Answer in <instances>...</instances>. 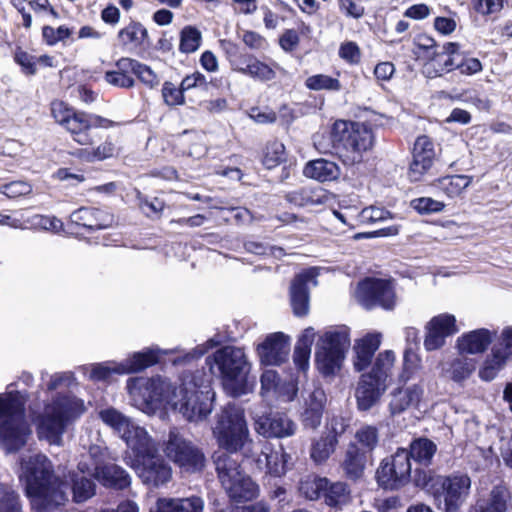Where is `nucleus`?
Here are the masks:
<instances>
[{
    "instance_id": "obj_12",
    "label": "nucleus",
    "mask_w": 512,
    "mask_h": 512,
    "mask_svg": "<svg viewBox=\"0 0 512 512\" xmlns=\"http://www.w3.org/2000/svg\"><path fill=\"white\" fill-rule=\"evenodd\" d=\"M162 451L181 473L195 474L205 468L206 457L203 450L175 427L169 430L163 441Z\"/></svg>"
},
{
    "instance_id": "obj_34",
    "label": "nucleus",
    "mask_w": 512,
    "mask_h": 512,
    "mask_svg": "<svg viewBox=\"0 0 512 512\" xmlns=\"http://www.w3.org/2000/svg\"><path fill=\"white\" fill-rule=\"evenodd\" d=\"M316 332L309 327L298 338L293 352V363L299 372L307 373L310 367L311 347L314 343Z\"/></svg>"
},
{
    "instance_id": "obj_45",
    "label": "nucleus",
    "mask_w": 512,
    "mask_h": 512,
    "mask_svg": "<svg viewBox=\"0 0 512 512\" xmlns=\"http://www.w3.org/2000/svg\"><path fill=\"white\" fill-rule=\"evenodd\" d=\"M223 47L231 69L240 74H244L255 55L245 51L231 41L225 43Z\"/></svg>"
},
{
    "instance_id": "obj_60",
    "label": "nucleus",
    "mask_w": 512,
    "mask_h": 512,
    "mask_svg": "<svg viewBox=\"0 0 512 512\" xmlns=\"http://www.w3.org/2000/svg\"><path fill=\"white\" fill-rule=\"evenodd\" d=\"M349 427V419L342 415H332L327 418L323 434L339 444V439Z\"/></svg>"
},
{
    "instance_id": "obj_26",
    "label": "nucleus",
    "mask_w": 512,
    "mask_h": 512,
    "mask_svg": "<svg viewBox=\"0 0 512 512\" xmlns=\"http://www.w3.org/2000/svg\"><path fill=\"white\" fill-rule=\"evenodd\" d=\"M386 389L383 384L370 375L362 374L355 390L357 408L360 411H368L380 399Z\"/></svg>"
},
{
    "instance_id": "obj_17",
    "label": "nucleus",
    "mask_w": 512,
    "mask_h": 512,
    "mask_svg": "<svg viewBox=\"0 0 512 512\" xmlns=\"http://www.w3.org/2000/svg\"><path fill=\"white\" fill-rule=\"evenodd\" d=\"M411 470L408 449L398 448L393 455L381 461L376 480L380 487L396 490L409 482Z\"/></svg>"
},
{
    "instance_id": "obj_48",
    "label": "nucleus",
    "mask_w": 512,
    "mask_h": 512,
    "mask_svg": "<svg viewBox=\"0 0 512 512\" xmlns=\"http://www.w3.org/2000/svg\"><path fill=\"white\" fill-rule=\"evenodd\" d=\"M81 474L82 475H79L74 471L69 473V477L72 482L71 490L73 494V500L76 503L85 502L95 494L96 486L94 482L85 476V474Z\"/></svg>"
},
{
    "instance_id": "obj_28",
    "label": "nucleus",
    "mask_w": 512,
    "mask_h": 512,
    "mask_svg": "<svg viewBox=\"0 0 512 512\" xmlns=\"http://www.w3.org/2000/svg\"><path fill=\"white\" fill-rule=\"evenodd\" d=\"M449 51L454 58L447 59L446 68L458 71L459 74L464 76H472L480 73L483 70L482 62L472 57L470 52L461 50V44L455 42V45H449Z\"/></svg>"
},
{
    "instance_id": "obj_56",
    "label": "nucleus",
    "mask_w": 512,
    "mask_h": 512,
    "mask_svg": "<svg viewBox=\"0 0 512 512\" xmlns=\"http://www.w3.org/2000/svg\"><path fill=\"white\" fill-rule=\"evenodd\" d=\"M202 35L195 26L187 25L180 31L179 51L183 54H191L199 49Z\"/></svg>"
},
{
    "instance_id": "obj_21",
    "label": "nucleus",
    "mask_w": 512,
    "mask_h": 512,
    "mask_svg": "<svg viewBox=\"0 0 512 512\" xmlns=\"http://www.w3.org/2000/svg\"><path fill=\"white\" fill-rule=\"evenodd\" d=\"M317 276V269L311 267L293 277L289 287V296L295 317L303 318L308 315L310 306L309 283L315 281Z\"/></svg>"
},
{
    "instance_id": "obj_61",
    "label": "nucleus",
    "mask_w": 512,
    "mask_h": 512,
    "mask_svg": "<svg viewBox=\"0 0 512 512\" xmlns=\"http://www.w3.org/2000/svg\"><path fill=\"white\" fill-rule=\"evenodd\" d=\"M421 358L414 351L413 348L408 347L404 351L403 356V369L399 376V380L402 383L408 382L412 376L420 369Z\"/></svg>"
},
{
    "instance_id": "obj_9",
    "label": "nucleus",
    "mask_w": 512,
    "mask_h": 512,
    "mask_svg": "<svg viewBox=\"0 0 512 512\" xmlns=\"http://www.w3.org/2000/svg\"><path fill=\"white\" fill-rule=\"evenodd\" d=\"M0 419V447L8 453L19 450L31 433L25 420L24 402L16 396L0 395Z\"/></svg>"
},
{
    "instance_id": "obj_8",
    "label": "nucleus",
    "mask_w": 512,
    "mask_h": 512,
    "mask_svg": "<svg viewBox=\"0 0 512 512\" xmlns=\"http://www.w3.org/2000/svg\"><path fill=\"white\" fill-rule=\"evenodd\" d=\"M212 434L218 447L229 455L253 442L244 409L234 403H228L216 414Z\"/></svg>"
},
{
    "instance_id": "obj_44",
    "label": "nucleus",
    "mask_w": 512,
    "mask_h": 512,
    "mask_svg": "<svg viewBox=\"0 0 512 512\" xmlns=\"http://www.w3.org/2000/svg\"><path fill=\"white\" fill-rule=\"evenodd\" d=\"M509 358L510 356L501 347L494 345L491 354L486 358L482 368L479 370V377L484 381L493 380Z\"/></svg>"
},
{
    "instance_id": "obj_18",
    "label": "nucleus",
    "mask_w": 512,
    "mask_h": 512,
    "mask_svg": "<svg viewBox=\"0 0 512 512\" xmlns=\"http://www.w3.org/2000/svg\"><path fill=\"white\" fill-rule=\"evenodd\" d=\"M116 224L115 216L106 208L82 206L74 210L67 221L68 228L75 234L92 233L108 229Z\"/></svg>"
},
{
    "instance_id": "obj_64",
    "label": "nucleus",
    "mask_w": 512,
    "mask_h": 512,
    "mask_svg": "<svg viewBox=\"0 0 512 512\" xmlns=\"http://www.w3.org/2000/svg\"><path fill=\"white\" fill-rule=\"evenodd\" d=\"M0 512H22L18 494L2 484L0 485Z\"/></svg>"
},
{
    "instance_id": "obj_55",
    "label": "nucleus",
    "mask_w": 512,
    "mask_h": 512,
    "mask_svg": "<svg viewBox=\"0 0 512 512\" xmlns=\"http://www.w3.org/2000/svg\"><path fill=\"white\" fill-rule=\"evenodd\" d=\"M322 495L325 498V503L332 507H341L350 500L348 487L342 482L328 483Z\"/></svg>"
},
{
    "instance_id": "obj_54",
    "label": "nucleus",
    "mask_w": 512,
    "mask_h": 512,
    "mask_svg": "<svg viewBox=\"0 0 512 512\" xmlns=\"http://www.w3.org/2000/svg\"><path fill=\"white\" fill-rule=\"evenodd\" d=\"M328 480L316 475H307L300 480L299 492L309 500H316L327 488Z\"/></svg>"
},
{
    "instance_id": "obj_29",
    "label": "nucleus",
    "mask_w": 512,
    "mask_h": 512,
    "mask_svg": "<svg viewBox=\"0 0 512 512\" xmlns=\"http://www.w3.org/2000/svg\"><path fill=\"white\" fill-rule=\"evenodd\" d=\"M424 397V386L416 383L395 390L390 402L392 414H400L410 407H418Z\"/></svg>"
},
{
    "instance_id": "obj_40",
    "label": "nucleus",
    "mask_w": 512,
    "mask_h": 512,
    "mask_svg": "<svg viewBox=\"0 0 512 512\" xmlns=\"http://www.w3.org/2000/svg\"><path fill=\"white\" fill-rule=\"evenodd\" d=\"M449 45H455V42H445L441 50H437V56L422 65L421 71L426 78L434 79L453 72V69L445 67L447 59L454 58L449 51Z\"/></svg>"
},
{
    "instance_id": "obj_15",
    "label": "nucleus",
    "mask_w": 512,
    "mask_h": 512,
    "mask_svg": "<svg viewBox=\"0 0 512 512\" xmlns=\"http://www.w3.org/2000/svg\"><path fill=\"white\" fill-rule=\"evenodd\" d=\"M431 481L432 495L445 512H459L470 496L472 480L467 473L438 475Z\"/></svg>"
},
{
    "instance_id": "obj_38",
    "label": "nucleus",
    "mask_w": 512,
    "mask_h": 512,
    "mask_svg": "<svg viewBox=\"0 0 512 512\" xmlns=\"http://www.w3.org/2000/svg\"><path fill=\"white\" fill-rule=\"evenodd\" d=\"M367 454L355 443L348 445L342 467L349 478L358 479L363 475L367 463Z\"/></svg>"
},
{
    "instance_id": "obj_2",
    "label": "nucleus",
    "mask_w": 512,
    "mask_h": 512,
    "mask_svg": "<svg viewBox=\"0 0 512 512\" xmlns=\"http://www.w3.org/2000/svg\"><path fill=\"white\" fill-rule=\"evenodd\" d=\"M50 115L70 137L81 146L72 153L73 156L88 163L102 162L117 158L122 153L119 141L107 135L103 142L95 144L96 129L108 130L120 125V122L100 114L77 109L64 100L54 99L49 104Z\"/></svg>"
},
{
    "instance_id": "obj_31",
    "label": "nucleus",
    "mask_w": 512,
    "mask_h": 512,
    "mask_svg": "<svg viewBox=\"0 0 512 512\" xmlns=\"http://www.w3.org/2000/svg\"><path fill=\"white\" fill-rule=\"evenodd\" d=\"M511 500V493L504 485L492 488L488 498L479 499L471 512H507Z\"/></svg>"
},
{
    "instance_id": "obj_36",
    "label": "nucleus",
    "mask_w": 512,
    "mask_h": 512,
    "mask_svg": "<svg viewBox=\"0 0 512 512\" xmlns=\"http://www.w3.org/2000/svg\"><path fill=\"white\" fill-rule=\"evenodd\" d=\"M424 347L428 351L436 350L445 343V338L455 334L458 328L455 322H429L426 327Z\"/></svg>"
},
{
    "instance_id": "obj_14",
    "label": "nucleus",
    "mask_w": 512,
    "mask_h": 512,
    "mask_svg": "<svg viewBox=\"0 0 512 512\" xmlns=\"http://www.w3.org/2000/svg\"><path fill=\"white\" fill-rule=\"evenodd\" d=\"M115 70L104 73V80L117 88L132 89L138 80L149 90H156L161 84L160 76L151 66L130 57H121L115 62Z\"/></svg>"
},
{
    "instance_id": "obj_37",
    "label": "nucleus",
    "mask_w": 512,
    "mask_h": 512,
    "mask_svg": "<svg viewBox=\"0 0 512 512\" xmlns=\"http://www.w3.org/2000/svg\"><path fill=\"white\" fill-rule=\"evenodd\" d=\"M159 352L160 351L158 349L146 348L142 351L133 353L127 359L120 362V373H136L153 366L159 361Z\"/></svg>"
},
{
    "instance_id": "obj_11",
    "label": "nucleus",
    "mask_w": 512,
    "mask_h": 512,
    "mask_svg": "<svg viewBox=\"0 0 512 512\" xmlns=\"http://www.w3.org/2000/svg\"><path fill=\"white\" fill-rule=\"evenodd\" d=\"M107 449L99 445H91L86 454L78 462L79 473L93 477L101 485L109 488L123 490L130 486L131 477L128 472L116 464H104Z\"/></svg>"
},
{
    "instance_id": "obj_30",
    "label": "nucleus",
    "mask_w": 512,
    "mask_h": 512,
    "mask_svg": "<svg viewBox=\"0 0 512 512\" xmlns=\"http://www.w3.org/2000/svg\"><path fill=\"white\" fill-rule=\"evenodd\" d=\"M382 340V334L379 332L367 333L363 337L357 339L354 344L356 354L354 360V368L360 372L366 369L378 350Z\"/></svg>"
},
{
    "instance_id": "obj_19",
    "label": "nucleus",
    "mask_w": 512,
    "mask_h": 512,
    "mask_svg": "<svg viewBox=\"0 0 512 512\" xmlns=\"http://www.w3.org/2000/svg\"><path fill=\"white\" fill-rule=\"evenodd\" d=\"M129 465L145 485L158 488L172 479V468L165 460L155 454L143 458H126Z\"/></svg>"
},
{
    "instance_id": "obj_50",
    "label": "nucleus",
    "mask_w": 512,
    "mask_h": 512,
    "mask_svg": "<svg viewBox=\"0 0 512 512\" xmlns=\"http://www.w3.org/2000/svg\"><path fill=\"white\" fill-rule=\"evenodd\" d=\"M395 363V354L392 350H386L378 354L372 370L366 375H370L377 381L386 384L387 378L391 375Z\"/></svg>"
},
{
    "instance_id": "obj_25",
    "label": "nucleus",
    "mask_w": 512,
    "mask_h": 512,
    "mask_svg": "<svg viewBox=\"0 0 512 512\" xmlns=\"http://www.w3.org/2000/svg\"><path fill=\"white\" fill-rule=\"evenodd\" d=\"M327 398L324 390L315 388L304 399L301 421L304 427L316 429L320 426L325 410Z\"/></svg>"
},
{
    "instance_id": "obj_63",
    "label": "nucleus",
    "mask_w": 512,
    "mask_h": 512,
    "mask_svg": "<svg viewBox=\"0 0 512 512\" xmlns=\"http://www.w3.org/2000/svg\"><path fill=\"white\" fill-rule=\"evenodd\" d=\"M411 207L420 215L438 213L444 210L445 204L441 201L434 200L431 197H419L411 200Z\"/></svg>"
},
{
    "instance_id": "obj_46",
    "label": "nucleus",
    "mask_w": 512,
    "mask_h": 512,
    "mask_svg": "<svg viewBox=\"0 0 512 512\" xmlns=\"http://www.w3.org/2000/svg\"><path fill=\"white\" fill-rule=\"evenodd\" d=\"M437 451V445L428 438H418L411 442L408 450L409 460L411 458L425 466L431 464L432 459Z\"/></svg>"
},
{
    "instance_id": "obj_43",
    "label": "nucleus",
    "mask_w": 512,
    "mask_h": 512,
    "mask_svg": "<svg viewBox=\"0 0 512 512\" xmlns=\"http://www.w3.org/2000/svg\"><path fill=\"white\" fill-rule=\"evenodd\" d=\"M286 161L285 145L277 138L264 143L261 148L260 162L266 169H274Z\"/></svg>"
},
{
    "instance_id": "obj_35",
    "label": "nucleus",
    "mask_w": 512,
    "mask_h": 512,
    "mask_svg": "<svg viewBox=\"0 0 512 512\" xmlns=\"http://www.w3.org/2000/svg\"><path fill=\"white\" fill-rule=\"evenodd\" d=\"M472 177L467 175H446L431 182L437 193L443 194L448 198H455L462 194V192L471 184Z\"/></svg>"
},
{
    "instance_id": "obj_49",
    "label": "nucleus",
    "mask_w": 512,
    "mask_h": 512,
    "mask_svg": "<svg viewBox=\"0 0 512 512\" xmlns=\"http://www.w3.org/2000/svg\"><path fill=\"white\" fill-rule=\"evenodd\" d=\"M476 368L473 359L458 357L449 363V367L444 369L445 375L452 381L460 383L468 379Z\"/></svg>"
},
{
    "instance_id": "obj_57",
    "label": "nucleus",
    "mask_w": 512,
    "mask_h": 512,
    "mask_svg": "<svg viewBox=\"0 0 512 512\" xmlns=\"http://www.w3.org/2000/svg\"><path fill=\"white\" fill-rule=\"evenodd\" d=\"M355 440L362 451L372 453L379 442V432L375 426L362 425L355 432Z\"/></svg>"
},
{
    "instance_id": "obj_1",
    "label": "nucleus",
    "mask_w": 512,
    "mask_h": 512,
    "mask_svg": "<svg viewBox=\"0 0 512 512\" xmlns=\"http://www.w3.org/2000/svg\"><path fill=\"white\" fill-rule=\"evenodd\" d=\"M127 390L132 405L147 415L156 414L168 404L188 422L199 423L206 420L214 408L215 392L199 373L183 374L176 387L161 377L130 378Z\"/></svg>"
},
{
    "instance_id": "obj_23",
    "label": "nucleus",
    "mask_w": 512,
    "mask_h": 512,
    "mask_svg": "<svg viewBox=\"0 0 512 512\" xmlns=\"http://www.w3.org/2000/svg\"><path fill=\"white\" fill-rule=\"evenodd\" d=\"M290 337L283 332L271 333L257 347L261 363L265 365H280L285 362L290 353Z\"/></svg>"
},
{
    "instance_id": "obj_16",
    "label": "nucleus",
    "mask_w": 512,
    "mask_h": 512,
    "mask_svg": "<svg viewBox=\"0 0 512 512\" xmlns=\"http://www.w3.org/2000/svg\"><path fill=\"white\" fill-rule=\"evenodd\" d=\"M355 298L368 311H393L397 305L394 279L365 277L357 283Z\"/></svg>"
},
{
    "instance_id": "obj_53",
    "label": "nucleus",
    "mask_w": 512,
    "mask_h": 512,
    "mask_svg": "<svg viewBox=\"0 0 512 512\" xmlns=\"http://www.w3.org/2000/svg\"><path fill=\"white\" fill-rule=\"evenodd\" d=\"M277 67L278 64L275 62L269 65L254 56L243 75L261 82H268L276 78L275 68Z\"/></svg>"
},
{
    "instance_id": "obj_5",
    "label": "nucleus",
    "mask_w": 512,
    "mask_h": 512,
    "mask_svg": "<svg viewBox=\"0 0 512 512\" xmlns=\"http://www.w3.org/2000/svg\"><path fill=\"white\" fill-rule=\"evenodd\" d=\"M334 153L344 165L352 166L363 161L364 154L374 145L372 128L351 120H336L329 132Z\"/></svg>"
},
{
    "instance_id": "obj_52",
    "label": "nucleus",
    "mask_w": 512,
    "mask_h": 512,
    "mask_svg": "<svg viewBox=\"0 0 512 512\" xmlns=\"http://www.w3.org/2000/svg\"><path fill=\"white\" fill-rule=\"evenodd\" d=\"M338 444L332 441L326 435H322L314 439L310 447V457L316 464L325 463L335 452Z\"/></svg>"
},
{
    "instance_id": "obj_22",
    "label": "nucleus",
    "mask_w": 512,
    "mask_h": 512,
    "mask_svg": "<svg viewBox=\"0 0 512 512\" xmlns=\"http://www.w3.org/2000/svg\"><path fill=\"white\" fill-rule=\"evenodd\" d=\"M253 419L255 431L265 438H286L297 430L296 423L283 413H270Z\"/></svg>"
},
{
    "instance_id": "obj_3",
    "label": "nucleus",
    "mask_w": 512,
    "mask_h": 512,
    "mask_svg": "<svg viewBox=\"0 0 512 512\" xmlns=\"http://www.w3.org/2000/svg\"><path fill=\"white\" fill-rule=\"evenodd\" d=\"M19 480L36 512H58L68 501V485L55 475L52 462L42 453L20 458Z\"/></svg>"
},
{
    "instance_id": "obj_20",
    "label": "nucleus",
    "mask_w": 512,
    "mask_h": 512,
    "mask_svg": "<svg viewBox=\"0 0 512 512\" xmlns=\"http://www.w3.org/2000/svg\"><path fill=\"white\" fill-rule=\"evenodd\" d=\"M435 156L432 139L427 135L418 136L413 146L412 161L407 171L408 179L411 182L421 181L432 168Z\"/></svg>"
},
{
    "instance_id": "obj_13",
    "label": "nucleus",
    "mask_w": 512,
    "mask_h": 512,
    "mask_svg": "<svg viewBox=\"0 0 512 512\" xmlns=\"http://www.w3.org/2000/svg\"><path fill=\"white\" fill-rule=\"evenodd\" d=\"M351 342L347 330L327 331L322 334L315 350L317 369L324 377L340 372Z\"/></svg>"
},
{
    "instance_id": "obj_7",
    "label": "nucleus",
    "mask_w": 512,
    "mask_h": 512,
    "mask_svg": "<svg viewBox=\"0 0 512 512\" xmlns=\"http://www.w3.org/2000/svg\"><path fill=\"white\" fill-rule=\"evenodd\" d=\"M210 372L219 377L229 395L239 397L249 392L247 375L250 363L242 348L224 346L206 357Z\"/></svg>"
},
{
    "instance_id": "obj_41",
    "label": "nucleus",
    "mask_w": 512,
    "mask_h": 512,
    "mask_svg": "<svg viewBox=\"0 0 512 512\" xmlns=\"http://www.w3.org/2000/svg\"><path fill=\"white\" fill-rule=\"evenodd\" d=\"M99 418L110 427L121 439H123L129 430L136 423L132 418L124 415L119 410L109 407L99 411Z\"/></svg>"
},
{
    "instance_id": "obj_51",
    "label": "nucleus",
    "mask_w": 512,
    "mask_h": 512,
    "mask_svg": "<svg viewBox=\"0 0 512 512\" xmlns=\"http://www.w3.org/2000/svg\"><path fill=\"white\" fill-rule=\"evenodd\" d=\"M438 49L439 45L436 40L427 34H419L414 40L413 53L416 60L420 61L422 65L437 56Z\"/></svg>"
},
{
    "instance_id": "obj_59",
    "label": "nucleus",
    "mask_w": 512,
    "mask_h": 512,
    "mask_svg": "<svg viewBox=\"0 0 512 512\" xmlns=\"http://www.w3.org/2000/svg\"><path fill=\"white\" fill-rule=\"evenodd\" d=\"M305 86L313 91L326 90L338 92L342 89V84L339 79L326 74L309 76L305 80Z\"/></svg>"
},
{
    "instance_id": "obj_42",
    "label": "nucleus",
    "mask_w": 512,
    "mask_h": 512,
    "mask_svg": "<svg viewBox=\"0 0 512 512\" xmlns=\"http://www.w3.org/2000/svg\"><path fill=\"white\" fill-rule=\"evenodd\" d=\"M157 507L158 512H203L204 501L197 496L177 499H159Z\"/></svg>"
},
{
    "instance_id": "obj_33",
    "label": "nucleus",
    "mask_w": 512,
    "mask_h": 512,
    "mask_svg": "<svg viewBox=\"0 0 512 512\" xmlns=\"http://www.w3.org/2000/svg\"><path fill=\"white\" fill-rule=\"evenodd\" d=\"M493 339L492 333L487 329H477L463 334L457 340L460 353L479 354L486 351Z\"/></svg>"
},
{
    "instance_id": "obj_62",
    "label": "nucleus",
    "mask_w": 512,
    "mask_h": 512,
    "mask_svg": "<svg viewBox=\"0 0 512 512\" xmlns=\"http://www.w3.org/2000/svg\"><path fill=\"white\" fill-rule=\"evenodd\" d=\"M475 13L481 16L498 15L508 4V0H470Z\"/></svg>"
},
{
    "instance_id": "obj_58",
    "label": "nucleus",
    "mask_w": 512,
    "mask_h": 512,
    "mask_svg": "<svg viewBox=\"0 0 512 512\" xmlns=\"http://www.w3.org/2000/svg\"><path fill=\"white\" fill-rule=\"evenodd\" d=\"M161 98L165 106L175 108L186 104V96L180 86L172 81H164L161 84Z\"/></svg>"
},
{
    "instance_id": "obj_47",
    "label": "nucleus",
    "mask_w": 512,
    "mask_h": 512,
    "mask_svg": "<svg viewBox=\"0 0 512 512\" xmlns=\"http://www.w3.org/2000/svg\"><path fill=\"white\" fill-rule=\"evenodd\" d=\"M117 37L124 46L141 47L148 39V31L142 23L131 20L128 25L118 31Z\"/></svg>"
},
{
    "instance_id": "obj_32",
    "label": "nucleus",
    "mask_w": 512,
    "mask_h": 512,
    "mask_svg": "<svg viewBox=\"0 0 512 512\" xmlns=\"http://www.w3.org/2000/svg\"><path fill=\"white\" fill-rule=\"evenodd\" d=\"M326 191L321 187L305 186L285 193L287 203L296 207H307L323 204L327 201Z\"/></svg>"
},
{
    "instance_id": "obj_24",
    "label": "nucleus",
    "mask_w": 512,
    "mask_h": 512,
    "mask_svg": "<svg viewBox=\"0 0 512 512\" xmlns=\"http://www.w3.org/2000/svg\"><path fill=\"white\" fill-rule=\"evenodd\" d=\"M291 455L286 452L283 445L274 447L266 443L257 459L258 464L265 463L266 473L271 477L281 478L289 470Z\"/></svg>"
},
{
    "instance_id": "obj_6",
    "label": "nucleus",
    "mask_w": 512,
    "mask_h": 512,
    "mask_svg": "<svg viewBox=\"0 0 512 512\" xmlns=\"http://www.w3.org/2000/svg\"><path fill=\"white\" fill-rule=\"evenodd\" d=\"M334 153L344 165L352 166L363 161L364 154L374 145L372 128L351 120H336L329 132Z\"/></svg>"
},
{
    "instance_id": "obj_4",
    "label": "nucleus",
    "mask_w": 512,
    "mask_h": 512,
    "mask_svg": "<svg viewBox=\"0 0 512 512\" xmlns=\"http://www.w3.org/2000/svg\"><path fill=\"white\" fill-rule=\"evenodd\" d=\"M85 411L86 406L82 399L72 394H57L45 405L43 413L38 417L39 439L60 446L67 427L77 421Z\"/></svg>"
},
{
    "instance_id": "obj_27",
    "label": "nucleus",
    "mask_w": 512,
    "mask_h": 512,
    "mask_svg": "<svg viewBox=\"0 0 512 512\" xmlns=\"http://www.w3.org/2000/svg\"><path fill=\"white\" fill-rule=\"evenodd\" d=\"M127 447L133 452V458H143L158 452L155 440L147 430L135 423L127 435L122 439Z\"/></svg>"
},
{
    "instance_id": "obj_10",
    "label": "nucleus",
    "mask_w": 512,
    "mask_h": 512,
    "mask_svg": "<svg viewBox=\"0 0 512 512\" xmlns=\"http://www.w3.org/2000/svg\"><path fill=\"white\" fill-rule=\"evenodd\" d=\"M218 479L233 502H247L259 496V486L231 455L221 453L214 459Z\"/></svg>"
},
{
    "instance_id": "obj_39",
    "label": "nucleus",
    "mask_w": 512,
    "mask_h": 512,
    "mask_svg": "<svg viewBox=\"0 0 512 512\" xmlns=\"http://www.w3.org/2000/svg\"><path fill=\"white\" fill-rule=\"evenodd\" d=\"M339 167L335 162L319 158L307 162L303 168V174L320 182L334 180L339 175Z\"/></svg>"
}]
</instances>
